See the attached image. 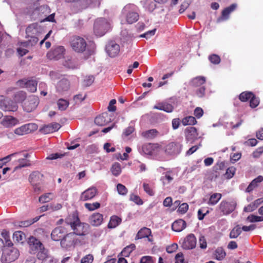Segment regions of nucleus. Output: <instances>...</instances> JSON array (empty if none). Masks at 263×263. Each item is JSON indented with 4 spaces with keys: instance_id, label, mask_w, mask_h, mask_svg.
<instances>
[{
    "instance_id": "obj_1",
    "label": "nucleus",
    "mask_w": 263,
    "mask_h": 263,
    "mask_svg": "<svg viewBox=\"0 0 263 263\" xmlns=\"http://www.w3.org/2000/svg\"><path fill=\"white\" fill-rule=\"evenodd\" d=\"M67 224L70 226L73 233L67 234V239H68L69 246H74L79 242V240L73 236H84L89 231V226L88 224L82 222L79 217L78 213L77 211H74L70 214L67 219Z\"/></svg>"
},
{
    "instance_id": "obj_2",
    "label": "nucleus",
    "mask_w": 263,
    "mask_h": 263,
    "mask_svg": "<svg viewBox=\"0 0 263 263\" xmlns=\"http://www.w3.org/2000/svg\"><path fill=\"white\" fill-rule=\"evenodd\" d=\"M12 243L9 241L8 246H5L1 257L2 263H10L16 260L19 256L18 250L12 247Z\"/></svg>"
},
{
    "instance_id": "obj_3",
    "label": "nucleus",
    "mask_w": 263,
    "mask_h": 263,
    "mask_svg": "<svg viewBox=\"0 0 263 263\" xmlns=\"http://www.w3.org/2000/svg\"><path fill=\"white\" fill-rule=\"evenodd\" d=\"M236 206L237 202L234 200H223L217 207L216 210L221 216H227L232 213Z\"/></svg>"
},
{
    "instance_id": "obj_4",
    "label": "nucleus",
    "mask_w": 263,
    "mask_h": 263,
    "mask_svg": "<svg viewBox=\"0 0 263 263\" xmlns=\"http://www.w3.org/2000/svg\"><path fill=\"white\" fill-rule=\"evenodd\" d=\"M110 29V23L105 18H99L95 21L93 31L97 36L104 35Z\"/></svg>"
},
{
    "instance_id": "obj_5",
    "label": "nucleus",
    "mask_w": 263,
    "mask_h": 263,
    "mask_svg": "<svg viewBox=\"0 0 263 263\" xmlns=\"http://www.w3.org/2000/svg\"><path fill=\"white\" fill-rule=\"evenodd\" d=\"M69 43L72 50L77 53H83L86 49L87 43L82 37L74 36L70 39Z\"/></svg>"
},
{
    "instance_id": "obj_6",
    "label": "nucleus",
    "mask_w": 263,
    "mask_h": 263,
    "mask_svg": "<svg viewBox=\"0 0 263 263\" xmlns=\"http://www.w3.org/2000/svg\"><path fill=\"white\" fill-rule=\"evenodd\" d=\"M51 236L54 241H61V246L62 248L65 247L66 230L64 227H58L55 228L52 231Z\"/></svg>"
},
{
    "instance_id": "obj_7",
    "label": "nucleus",
    "mask_w": 263,
    "mask_h": 263,
    "mask_svg": "<svg viewBox=\"0 0 263 263\" xmlns=\"http://www.w3.org/2000/svg\"><path fill=\"white\" fill-rule=\"evenodd\" d=\"M39 99L37 96H29L23 104V107L25 111L30 112L35 109L39 104Z\"/></svg>"
},
{
    "instance_id": "obj_8",
    "label": "nucleus",
    "mask_w": 263,
    "mask_h": 263,
    "mask_svg": "<svg viewBox=\"0 0 263 263\" xmlns=\"http://www.w3.org/2000/svg\"><path fill=\"white\" fill-rule=\"evenodd\" d=\"M0 108L5 111H15L18 108L16 102H13L3 96H0Z\"/></svg>"
},
{
    "instance_id": "obj_9",
    "label": "nucleus",
    "mask_w": 263,
    "mask_h": 263,
    "mask_svg": "<svg viewBox=\"0 0 263 263\" xmlns=\"http://www.w3.org/2000/svg\"><path fill=\"white\" fill-rule=\"evenodd\" d=\"M161 151L158 144L146 143L143 144L139 152L142 154L156 155Z\"/></svg>"
},
{
    "instance_id": "obj_10",
    "label": "nucleus",
    "mask_w": 263,
    "mask_h": 263,
    "mask_svg": "<svg viewBox=\"0 0 263 263\" xmlns=\"http://www.w3.org/2000/svg\"><path fill=\"white\" fill-rule=\"evenodd\" d=\"M65 48L63 46H59L47 53V58L50 60H59L64 57Z\"/></svg>"
},
{
    "instance_id": "obj_11",
    "label": "nucleus",
    "mask_w": 263,
    "mask_h": 263,
    "mask_svg": "<svg viewBox=\"0 0 263 263\" xmlns=\"http://www.w3.org/2000/svg\"><path fill=\"white\" fill-rule=\"evenodd\" d=\"M106 52L111 58L117 56L120 50V46L115 41H110L106 45Z\"/></svg>"
},
{
    "instance_id": "obj_12",
    "label": "nucleus",
    "mask_w": 263,
    "mask_h": 263,
    "mask_svg": "<svg viewBox=\"0 0 263 263\" xmlns=\"http://www.w3.org/2000/svg\"><path fill=\"white\" fill-rule=\"evenodd\" d=\"M196 245V238L193 234L186 236L182 240L181 247L185 250H191L195 248Z\"/></svg>"
},
{
    "instance_id": "obj_13",
    "label": "nucleus",
    "mask_w": 263,
    "mask_h": 263,
    "mask_svg": "<svg viewBox=\"0 0 263 263\" xmlns=\"http://www.w3.org/2000/svg\"><path fill=\"white\" fill-rule=\"evenodd\" d=\"M37 129V126L33 123L23 125L14 130V133L18 136H22L31 133Z\"/></svg>"
},
{
    "instance_id": "obj_14",
    "label": "nucleus",
    "mask_w": 263,
    "mask_h": 263,
    "mask_svg": "<svg viewBox=\"0 0 263 263\" xmlns=\"http://www.w3.org/2000/svg\"><path fill=\"white\" fill-rule=\"evenodd\" d=\"M182 149V145L179 142H172L165 147V152L170 155L179 154Z\"/></svg>"
},
{
    "instance_id": "obj_15",
    "label": "nucleus",
    "mask_w": 263,
    "mask_h": 263,
    "mask_svg": "<svg viewBox=\"0 0 263 263\" xmlns=\"http://www.w3.org/2000/svg\"><path fill=\"white\" fill-rule=\"evenodd\" d=\"M30 251L31 253L36 254L42 248L44 247L42 242L35 237L31 236L28 241Z\"/></svg>"
},
{
    "instance_id": "obj_16",
    "label": "nucleus",
    "mask_w": 263,
    "mask_h": 263,
    "mask_svg": "<svg viewBox=\"0 0 263 263\" xmlns=\"http://www.w3.org/2000/svg\"><path fill=\"white\" fill-rule=\"evenodd\" d=\"M237 7L236 4H233L230 6L223 9L221 12V15L217 19L218 22L226 21L229 18L230 14L234 11Z\"/></svg>"
},
{
    "instance_id": "obj_17",
    "label": "nucleus",
    "mask_w": 263,
    "mask_h": 263,
    "mask_svg": "<svg viewBox=\"0 0 263 263\" xmlns=\"http://www.w3.org/2000/svg\"><path fill=\"white\" fill-rule=\"evenodd\" d=\"M111 121L109 115L107 112H104L97 116L95 119V123L99 126H104Z\"/></svg>"
},
{
    "instance_id": "obj_18",
    "label": "nucleus",
    "mask_w": 263,
    "mask_h": 263,
    "mask_svg": "<svg viewBox=\"0 0 263 263\" xmlns=\"http://www.w3.org/2000/svg\"><path fill=\"white\" fill-rule=\"evenodd\" d=\"M18 120L11 116H6L1 121V124L5 127H11L17 124Z\"/></svg>"
},
{
    "instance_id": "obj_19",
    "label": "nucleus",
    "mask_w": 263,
    "mask_h": 263,
    "mask_svg": "<svg viewBox=\"0 0 263 263\" xmlns=\"http://www.w3.org/2000/svg\"><path fill=\"white\" fill-rule=\"evenodd\" d=\"M97 194V189L95 187H91L83 192L80 197L82 201H86L93 198Z\"/></svg>"
},
{
    "instance_id": "obj_20",
    "label": "nucleus",
    "mask_w": 263,
    "mask_h": 263,
    "mask_svg": "<svg viewBox=\"0 0 263 263\" xmlns=\"http://www.w3.org/2000/svg\"><path fill=\"white\" fill-rule=\"evenodd\" d=\"M43 175L38 171L33 172L29 176V181L31 184H40Z\"/></svg>"
},
{
    "instance_id": "obj_21",
    "label": "nucleus",
    "mask_w": 263,
    "mask_h": 263,
    "mask_svg": "<svg viewBox=\"0 0 263 263\" xmlns=\"http://www.w3.org/2000/svg\"><path fill=\"white\" fill-rule=\"evenodd\" d=\"M103 215L99 213H93L89 218V222L93 226H99L103 222Z\"/></svg>"
},
{
    "instance_id": "obj_22",
    "label": "nucleus",
    "mask_w": 263,
    "mask_h": 263,
    "mask_svg": "<svg viewBox=\"0 0 263 263\" xmlns=\"http://www.w3.org/2000/svg\"><path fill=\"white\" fill-rule=\"evenodd\" d=\"M154 109L163 110L167 112H172L174 110L173 106L167 102L158 103L153 107Z\"/></svg>"
},
{
    "instance_id": "obj_23",
    "label": "nucleus",
    "mask_w": 263,
    "mask_h": 263,
    "mask_svg": "<svg viewBox=\"0 0 263 263\" xmlns=\"http://www.w3.org/2000/svg\"><path fill=\"white\" fill-rule=\"evenodd\" d=\"M38 32L37 24L33 23L30 24L26 29V37L29 38V36H36Z\"/></svg>"
},
{
    "instance_id": "obj_24",
    "label": "nucleus",
    "mask_w": 263,
    "mask_h": 263,
    "mask_svg": "<svg viewBox=\"0 0 263 263\" xmlns=\"http://www.w3.org/2000/svg\"><path fill=\"white\" fill-rule=\"evenodd\" d=\"M151 233L152 232L150 229L143 227L138 231L135 238L136 239H139L146 237L148 238L149 241H152V240L149 238V236L151 235Z\"/></svg>"
},
{
    "instance_id": "obj_25",
    "label": "nucleus",
    "mask_w": 263,
    "mask_h": 263,
    "mask_svg": "<svg viewBox=\"0 0 263 263\" xmlns=\"http://www.w3.org/2000/svg\"><path fill=\"white\" fill-rule=\"evenodd\" d=\"M186 227V222L182 219H178L174 222L172 225V229L175 232H181Z\"/></svg>"
},
{
    "instance_id": "obj_26",
    "label": "nucleus",
    "mask_w": 263,
    "mask_h": 263,
    "mask_svg": "<svg viewBox=\"0 0 263 263\" xmlns=\"http://www.w3.org/2000/svg\"><path fill=\"white\" fill-rule=\"evenodd\" d=\"M185 136L186 140H193L197 136V130L194 127H189L185 130Z\"/></svg>"
},
{
    "instance_id": "obj_27",
    "label": "nucleus",
    "mask_w": 263,
    "mask_h": 263,
    "mask_svg": "<svg viewBox=\"0 0 263 263\" xmlns=\"http://www.w3.org/2000/svg\"><path fill=\"white\" fill-rule=\"evenodd\" d=\"M263 181V176L259 175L254 179L248 185L246 190V192L250 193L258 186V183Z\"/></svg>"
},
{
    "instance_id": "obj_28",
    "label": "nucleus",
    "mask_w": 263,
    "mask_h": 263,
    "mask_svg": "<svg viewBox=\"0 0 263 263\" xmlns=\"http://www.w3.org/2000/svg\"><path fill=\"white\" fill-rule=\"evenodd\" d=\"M214 258L217 260H222L226 256V252L222 247H218L214 252Z\"/></svg>"
},
{
    "instance_id": "obj_29",
    "label": "nucleus",
    "mask_w": 263,
    "mask_h": 263,
    "mask_svg": "<svg viewBox=\"0 0 263 263\" xmlns=\"http://www.w3.org/2000/svg\"><path fill=\"white\" fill-rule=\"evenodd\" d=\"M85 98V96H83L82 95H75L72 99L69 101H67V107L69 105L71 104L72 106H74L77 104L81 103Z\"/></svg>"
},
{
    "instance_id": "obj_30",
    "label": "nucleus",
    "mask_w": 263,
    "mask_h": 263,
    "mask_svg": "<svg viewBox=\"0 0 263 263\" xmlns=\"http://www.w3.org/2000/svg\"><path fill=\"white\" fill-rule=\"evenodd\" d=\"M121 222V219L117 216H112L110 217L108 224V228L109 229L115 228Z\"/></svg>"
},
{
    "instance_id": "obj_31",
    "label": "nucleus",
    "mask_w": 263,
    "mask_h": 263,
    "mask_svg": "<svg viewBox=\"0 0 263 263\" xmlns=\"http://www.w3.org/2000/svg\"><path fill=\"white\" fill-rule=\"evenodd\" d=\"M159 132L156 129H152L143 132L142 135L143 137L147 139H153L157 137Z\"/></svg>"
},
{
    "instance_id": "obj_32",
    "label": "nucleus",
    "mask_w": 263,
    "mask_h": 263,
    "mask_svg": "<svg viewBox=\"0 0 263 263\" xmlns=\"http://www.w3.org/2000/svg\"><path fill=\"white\" fill-rule=\"evenodd\" d=\"M54 198V195L52 193H45L39 197L40 202L44 203L48 202Z\"/></svg>"
},
{
    "instance_id": "obj_33",
    "label": "nucleus",
    "mask_w": 263,
    "mask_h": 263,
    "mask_svg": "<svg viewBox=\"0 0 263 263\" xmlns=\"http://www.w3.org/2000/svg\"><path fill=\"white\" fill-rule=\"evenodd\" d=\"M65 153H53L49 155L47 157V160H55L58 161H60L62 159H63L65 157Z\"/></svg>"
},
{
    "instance_id": "obj_34",
    "label": "nucleus",
    "mask_w": 263,
    "mask_h": 263,
    "mask_svg": "<svg viewBox=\"0 0 263 263\" xmlns=\"http://www.w3.org/2000/svg\"><path fill=\"white\" fill-rule=\"evenodd\" d=\"M139 19V14L136 12H130L126 15V21L128 24L136 22Z\"/></svg>"
},
{
    "instance_id": "obj_35",
    "label": "nucleus",
    "mask_w": 263,
    "mask_h": 263,
    "mask_svg": "<svg viewBox=\"0 0 263 263\" xmlns=\"http://www.w3.org/2000/svg\"><path fill=\"white\" fill-rule=\"evenodd\" d=\"M36 254L37 258L41 260H43L47 258V257L50 256L48 253V250H46L44 247L42 248L39 251L37 252V253H36Z\"/></svg>"
},
{
    "instance_id": "obj_36",
    "label": "nucleus",
    "mask_w": 263,
    "mask_h": 263,
    "mask_svg": "<svg viewBox=\"0 0 263 263\" xmlns=\"http://www.w3.org/2000/svg\"><path fill=\"white\" fill-rule=\"evenodd\" d=\"M222 195L220 193H214L210 197L208 204L210 205H215L221 198Z\"/></svg>"
},
{
    "instance_id": "obj_37",
    "label": "nucleus",
    "mask_w": 263,
    "mask_h": 263,
    "mask_svg": "<svg viewBox=\"0 0 263 263\" xmlns=\"http://www.w3.org/2000/svg\"><path fill=\"white\" fill-rule=\"evenodd\" d=\"M13 239L17 242L23 243L25 239V235L21 231H16L13 233Z\"/></svg>"
},
{
    "instance_id": "obj_38",
    "label": "nucleus",
    "mask_w": 263,
    "mask_h": 263,
    "mask_svg": "<svg viewBox=\"0 0 263 263\" xmlns=\"http://www.w3.org/2000/svg\"><path fill=\"white\" fill-rule=\"evenodd\" d=\"M17 163L18 165L15 167L14 171H16L22 167L29 166L30 165L29 161L26 159H19L17 160Z\"/></svg>"
},
{
    "instance_id": "obj_39",
    "label": "nucleus",
    "mask_w": 263,
    "mask_h": 263,
    "mask_svg": "<svg viewBox=\"0 0 263 263\" xmlns=\"http://www.w3.org/2000/svg\"><path fill=\"white\" fill-rule=\"evenodd\" d=\"M111 171L114 176H119L121 173L120 164L118 162L114 163L111 166Z\"/></svg>"
},
{
    "instance_id": "obj_40",
    "label": "nucleus",
    "mask_w": 263,
    "mask_h": 263,
    "mask_svg": "<svg viewBox=\"0 0 263 263\" xmlns=\"http://www.w3.org/2000/svg\"><path fill=\"white\" fill-rule=\"evenodd\" d=\"M26 94L23 91H20L17 92L14 97V99L15 102H21L26 100Z\"/></svg>"
},
{
    "instance_id": "obj_41",
    "label": "nucleus",
    "mask_w": 263,
    "mask_h": 263,
    "mask_svg": "<svg viewBox=\"0 0 263 263\" xmlns=\"http://www.w3.org/2000/svg\"><path fill=\"white\" fill-rule=\"evenodd\" d=\"M182 123L184 125H195L197 123V121L195 117L193 116H188L182 119Z\"/></svg>"
},
{
    "instance_id": "obj_42",
    "label": "nucleus",
    "mask_w": 263,
    "mask_h": 263,
    "mask_svg": "<svg viewBox=\"0 0 263 263\" xmlns=\"http://www.w3.org/2000/svg\"><path fill=\"white\" fill-rule=\"evenodd\" d=\"M144 6L151 12H153L156 8V4L152 0H145Z\"/></svg>"
},
{
    "instance_id": "obj_43",
    "label": "nucleus",
    "mask_w": 263,
    "mask_h": 263,
    "mask_svg": "<svg viewBox=\"0 0 263 263\" xmlns=\"http://www.w3.org/2000/svg\"><path fill=\"white\" fill-rule=\"evenodd\" d=\"M241 229L239 226L234 227L230 233L231 238H237L241 233Z\"/></svg>"
},
{
    "instance_id": "obj_44",
    "label": "nucleus",
    "mask_w": 263,
    "mask_h": 263,
    "mask_svg": "<svg viewBox=\"0 0 263 263\" xmlns=\"http://www.w3.org/2000/svg\"><path fill=\"white\" fill-rule=\"evenodd\" d=\"M35 221H32L30 220L16 221L14 222V226L16 228L20 227H27L32 224Z\"/></svg>"
},
{
    "instance_id": "obj_45",
    "label": "nucleus",
    "mask_w": 263,
    "mask_h": 263,
    "mask_svg": "<svg viewBox=\"0 0 263 263\" xmlns=\"http://www.w3.org/2000/svg\"><path fill=\"white\" fill-rule=\"evenodd\" d=\"M209 61L214 65L219 64L221 62V58L220 57L216 54H212L209 56Z\"/></svg>"
},
{
    "instance_id": "obj_46",
    "label": "nucleus",
    "mask_w": 263,
    "mask_h": 263,
    "mask_svg": "<svg viewBox=\"0 0 263 263\" xmlns=\"http://www.w3.org/2000/svg\"><path fill=\"white\" fill-rule=\"evenodd\" d=\"M136 246L134 244H132L125 247L122 251L123 256H128L130 253L135 250Z\"/></svg>"
},
{
    "instance_id": "obj_47",
    "label": "nucleus",
    "mask_w": 263,
    "mask_h": 263,
    "mask_svg": "<svg viewBox=\"0 0 263 263\" xmlns=\"http://www.w3.org/2000/svg\"><path fill=\"white\" fill-rule=\"evenodd\" d=\"M85 207L90 211L98 209L100 207V203L96 202L92 203H86L84 204Z\"/></svg>"
},
{
    "instance_id": "obj_48",
    "label": "nucleus",
    "mask_w": 263,
    "mask_h": 263,
    "mask_svg": "<svg viewBox=\"0 0 263 263\" xmlns=\"http://www.w3.org/2000/svg\"><path fill=\"white\" fill-rule=\"evenodd\" d=\"M247 220L250 222H255L263 221V216H256L253 214L249 215L247 218Z\"/></svg>"
},
{
    "instance_id": "obj_49",
    "label": "nucleus",
    "mask_w": 263,
    "mask_h": 263,
    "mask_svg": "<svg viewBox=\"0 0 263 263\" xmlns=\"http://www.w3.org/2000/svg\"><path fill=\"white\" fill-rule=\"evenodd\" d=\"M253 96V93L250 92H243L239 95V99L243 102L248 101L251 99Z\"/></svg>"
},
{
    "instance_id": "obj_50",
    "label": "nucleus",
    "mask_w": 263,
    "mask_h": 263,
    "mask_svg": "<svg viewBox=\"0 0 263 263\" xmlns=\"http://www.w3.org/2000/svg\"><path fill=\"white\" fill-rule=\"evenodd\" d=\"M236 172V168L234 166H231L227 169L225 176L228 179H230L233 177Z\"/></svg>"
},
{
    "instance_id": "obj_51",
    "label": "nucleus",
    "mask_w": 263,
    "mask_h": 263,
    "mask_svg": "<svg viewBox=\"0 0 263 263\" xmlns=\"http://www.w3.org/2000/svg\"><path fill=\"white\" fill-rule=\"evenodd\" d=\"M117 190L120 195H125L127 193V189L124 185L119 183L117 185Z\"/></svg>"
},
{
    "instance_id": "obj_52",
    "label": "nucleus",
    "mask_w": 263,
    "mask_h": 263,
    "mask_svg": "<svg viewBox=\"0 0 263 263\" xmlns=\"http://www.w3.org/2000/svg\"><path fill=\"white\" fill-rule=\"evenodd\" d=\"M37 83H24L25 87L27 90L31 92L36 91Z\"/></svg>"
},
{
    "instance_id": "obj_53",
    "label": "nucleus",
    "mask_w": 263,
    "mask_h": 263,
    "mask_svg": "<svg viewBox=\"0 0 263 263\" xmlns=\"http://www.w3.org/2000/svg\"><path fill=\"white\" fill-rule=\"evenodd\" d=\"M199 247L201 249H205L207 247L206 239L203 236H200L199 238Z\"/></svg>"
},
{
    "instance_id": "obj_54",
    "label": "nucleus",
    "mask_w": 263,
    "mask_h": 263,
    "mask_svg": "<svg viewBox=\"0 0 263 263\" xmlns=\"http://www.w3.org/2000/svg\"><path fill=\"white\" fill-rule=\"evenodd\" d=\"M259 101L257 98H256L253 94L250 101V105L252 108H255L259 104Z\"/></svg>"
},
{
    "instance_id": "obj_55",
    "label": "nucleus",
    "mask_w": 263,
    "mask_h": 263,
    "mask_svg": "<svg viewBox=\"0 0 263 263\" xmlns=\"http://www.w3.org/2000/svg\"><path fill=\"white\" fill-rule=\"evenodd\" d=\"M93 260V256L91 254H88L81 259V263H92Z\"/></svg>"
},
{
    "instance_id": "obj_56",
    "label": "nucleus",
    "mask_w": 263,
    "mask_h": 263,
    "mask_svg": "<svg viewBox=\"0 0 263 263\" xmlns=\"http://www.w3.org/2000/svg\"><path fill=\"white\" fill-rule=\"evenodd\" d=\"M143 187L144 191L149 195L153 196L154 195V192L148 184L144 183L143 184Z\"/></svg>"
},
{
    "instance_id": "obj_57",
    "label": "nucleus",
    "mask_w": 263,
    "mask_h": 263,
    "mask_svg": "<svg viewBox=\"0 0 263 263\" xmlns=\"http://www.w3.org/2000/svg\"><path fill=\"white\" fill-rule=\"evenodd\" d=\"M130 199L138 205L143 204V201L141 199L136 195L132 194L130 196Z\"/></svg>"
},
{
    "instance_id": "obj_58",
    "label": "nucleus",
    "mask_w": 263,
    "mask_h": 263,
    "mask_svg": "<svg viewBox=\"0 0 263 263\" xmlns=\"http://www.w3.org/2000/svg\"><path fill=\"white\" fill-rule=\"evenodd\" d=\"M58 108L60 110H64L66 109V100L63 99H59L57 102Z\"/></svg>"
},
{
    "instance_id": "obj_59",
    "label": "nucleus",
    "mask_w": 263,
    "mask_h": 263,
    "mask_svg": "<svg viewBox=\"0 0 263 263\" xmlns=\"http://www.w3.org/2000/svg\"><path fill=\"white\" fill-rule=\"evenodd\" d=\"M16 154H12L9 155L5 157L0 159V168H1L4 164L9 162L10 160V157L14 156Z\"/></svg>"
},
{
    "instance_id": "obj_60",
    "label": "nucleus",
    "mask_w": 263,
    "mask_h": 263,
    "mask_svg": "<svg viewBox=\"0 0 263 263\" xmlns=\"http://www.w3.org/2000/svg\"><path fill=\"white\" fill-rule=\"evenodd\" d=\"M173 179V177L170 175V173H166L164 176L161 178V180L164 184H167L171 182Z\"/></svg>"
},
{
    "instance_id": "obj_61",
    "label": "nucleus",
    "mask_w": 263,
    "mask_h": 263,
    "mask_svg": "<svg viewBox=\"0 0 263 263\" xmlns=\"http://www.w3.org/2000/svg\"><path fill=\"white\" fill-rule=\"evenodd\" d=\"M175 263H184V259L183 253H177L175 256Z\"/></svg>"
},
{
    "instance_id": "obj_62",
    "label": "nucleus",
    "mask_w": 263,
    "mask_h": 263,
    "mask_svg": "<svg viewBox=\"0 0 263 263\" xmlns=\"http://www.w3.org/2000/svg\"><path fill=\"white\" fill-rule=\"evenodd\" d=\"M62 208V204L60 203H52L49 204V208L53 211H57Z\"/></svg>"
},
{
    "instance_id": "obj_63",
    "label": "nucleus",
    "mask_w": 263,
    "mask_h": 263,
    "mask_svg": "<svg viewBox=\"0 0 263 263\" xmlns=\"http://www.w3.org/2000/svg\"><path fill=\"white\" fill-rule=\"evenodd\" d=\"M116 103V100L115 99H112L110 101L109 105L107 107L108 111H115L116 110V107L115 104Z\"/></svg>"
},
{
    "instance_id": "obj_64",
    "label": "nucleus",
    "mask_w": 263,
    "mask_h": 263,
    "mask_svg": "<svg viewBox=\"0 0 263 263\" xmlns=\"http://www.w3.org/2000/svg\"><path fill=\"white\" fill-rule=\"evenodd\" d=\"M140 263H153V260L151 256H143L141 259Z\"/></svg>"
}]
</instances>
